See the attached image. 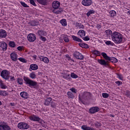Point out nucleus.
<instances>
[{"label": "nucleus", "mask_w": 130, "mask_h": 130, "mask_svg": "<svg viewBox=\"0 0 130 130\" xmlns=\"http://www.w3.org/2000/svg\"><path fill=\"white\" fill-rule=\"evenodd\" d=\"M101 55H102L105 59H98V62L101 66H104L105 68H108L110 67L109 61L113 62V63H116V62L118 61L116 58L114 57H109L105 52H102Z\"/></svg>", "instance_id": "f257e3e1"}, {"label": "nucleus", "mask_w": 130, "mask_h": 130, "mask_svg": "<svg viewBox=\"0 0 130 130\" xmlns=\"http://www.w3.org/2000/svg\"><path fill=\"white\" fill-rule=\"evenodd\" d=\"M112 40L116 44L123 43V36L117 31H114L112 35Z\"/></svg>", "instance_id": "f03ea898"}, {"label": "nucleus", "mask_w": 130, "mask_h": 130, "mask_svg": "<svg viewBox=\"0 0 130 130\" xmlns=\"http://www.w3.org/2000/svg\"><path fill=\"white\" fill-rule=\"evenodd\" d=\"M92 98V93L90 92L84 91L81 92L79 95V101L81 103H85L87 101H89Z\"/></svg>", "instance_id": "7ed1b4c3"}, {"label": "nucleus", "mask_w": 130, "mask_h": 130, "mask_svg": "<svg viewBox=\"0 0 130 130\" xmlns=\"http://www.w3.org/2000/svg\"><path fill=\"white\" fill-rule=\"evenodd\" d=\"M24 83L25 85H28L29 87H34L35 88L37 86V82L30 79L28 77L24 76L23 77Z\"/></svg>", "instance_id": "20e7f679"}, {"label": "nucleus", "mask_w": 130, "mask_h": 130, "mask_svg": "<svg viewBox=\"0 0 130 130\" xmlns=\"http://www.w3.org/2000/svg\"><path fill=\"white\" fill-rule=\"evenodd\" d=\"M17 127L19 129H28V128H30V125L25 122H20L18 123Z\"/></svg>", "instance_id": "39448f33"}, {"label": "nucleus", "mask_w": 130, "mask_h": 130, "mask_svg": "<svg viewBox=\"0 0 130 130\" xmlns=\"http://www.w3.org/2000/svg\"><path fill=\"white\" fill-rule=\"evenodd\" d=\"M1 77L4 79V80H8L10 79V72L7 70L2 71Z\"/></svg>", "instance_id": "423d86ee"}, {"label": "nucleus", "mask_w": 130, "mask_h": 130, "mask_svg": "<svg viewBox=\"0 0 130 130\" xmlns=\"http://www.w3.org/2000/svg\"><path fill=\"white\" fill-rule=\"evenodd\" d=\"M29 119L30 120H32V121H37L39 122V123H42V120L41 118H39V117L35 115H32L30 116H29Z\"/></svg>", "instance_id": "0eeeda50"}, {"label": "nucleus", "mask_w": 130, "mask_h": 130, "mask_svg": "<svg viewBox=\"0 0 130 130\" xmlns=\"http://www.w3.org/2000/svg\"><path fill=\"white\" fill-rule=\"evenodd\" d=\"M73 55L74 57L77 58V59H80V60H83L84 57L82 53H80L78 51H75L74 52Z\"/></svg>", "instance_id": "6e6552de"}, {"label": "nucleus", "mask_w": 130, "mask_h": 130, "mask_svg": "<svg viewBox=\"0 0 130 130\" xmlns=\"http://www.w3.org/2000/svg\"><path fill=\"white\" fill-rule=\"evenodd\" d=\"M7 49L8 44L4 41L0 42V50L1 51H7Z\"/></svg>", "instance_id": "1a4fd4ad"}, {"label": "nucleus", "mask_w": 130, "mask_h": 130, "mask_svg": "<svg viewBox=\"0 0 130 130\" xmlns=\"http://www.w3.org/2000/svg\"><path fill=\"white\" fill-rule=\"evenodd\" d=\"M99 111H100V108L97 106L92 107L89 109V113L91 114H94V113H96Z\"/></svg>", "instance_id": "9d476101"}, {"label": "nucleus", "mask_w": 130, "mask_h": 130, "mask_svg": "<svg viewBox=\"0 0 130 130\" xmlns=\"http://www.w3.org/2000/svg\"><path fill=\"white\" fill-rule=\"evenodd\" d=\"M27 40L29 42H34L36 40V35L34 34H29L27 36Z\"/></svg>", "instance_id": "9b49d317"}, {"label": "nucleus", "mask_w": 130, "mask_h": 130, "mask_svg": "<svg viewBox=\"0 0 130 130\" xmlns=\"http://www.w3.org/2000/svg\"><path fill=\"white\" fill-rule=\"evenodd\" d=\"M10 58L12 61H17L18 60V54L16 52H13L10 54Z\"/></svg>", "instance_id": "f8f14e48"}, {"label": "nucleus", "mask_w": 130, "mask_h": 130, "mask_svg": "<svg viewBox=\"0 0 130 130\" xmlns=\"http://www.w3.org/2000/svg\"><path fill=\"white\" fill-rule=\"evenodd\" d=\"M93 4V1L92 0H83L82 1V4L85 7H89Z\"/></svg>", "instance_id": "ddd939ff"}, {"label": "nucleus", "mask_w": 130, "mask_h": 130, "mask_svg": "<svg viewBox=\"0 0 130 130\" xmlns=\"http://www.w3.org/2000/svg\"><path fill=\"white\" fill-rule=\"evenodd\" d=\"M38 58L41 61H43V62H44L45 63H49V59H48L47 58V57L39 56Z\"/></svg>", "instance_id": "4468645a"}, {"label": "nucleus", "mask_w": 130, "mask_h": 130, "mask_svg": "<svg viewBox=\"0 0 130 130\" xmlns=\"http://www.w3.org/2000/svg\"><path fill=\"white\" fill-rule=\"evenodd\" d=\"M52 8L55 10H57L60 7V3L58 1H54L52 4Z\"/></svg>", "instance_id": "2eb2a0df"}, {"label": "nucleus", "mask_w": 130, "mask_h": 130, "mask_svg": "<svg viewBox=\"0 0 130 130\" xmlns=\"http://www.w3.org/2000/svg\"><path fill=\"white\" fill-rule=\"evenodd\" d=\"M0 130H11V127L8 124H0Z\"/></svg>", "instance_id": "dca6fc26"}, {"label": "nucleus", "mask_w": 130, "mask_h": 130, "mask_svg": "<svg viewBox=\"0 0 130 130\" xmlns=\"http://www.w3.org/2000/svg\"><path fill=\"white\" fill-rule=\"evenodd\" d=\"M20 95L22 98L24 99H28L29 98V93L26 91H22L20 92Z\"/></svg>", "instance_id": "f3484780"}, {"label": "nucleus", "mask_w": 130, "mask_h": 130, "mask_svg": "<svg viewBox=\"0 0 130 130\" xmlns=\"http://www.w3.org/2000/svg\"><path fill=\"white\" fill-rule=\"evenodd\" d=\"M49 0H37V3L42 6H47Z\"/></svg>", "instance_id": "a211bd4d"}, {"label": "nucleus", "mask_w": 130, "mask_h": 130, "mask_svg": "<svg viewBox=\"0 0 130 130\" xmlns=\"http://www.w3.org/2000/svg\"><path fill=\"white\" fill-rule=\"evenodd\" d=\"M66 72L63 73V78L66 80H71V75L68 73H70V71H66Z\"/></svg>", "instance_id": "6ab92c4d"}, {"label": "nucleus", "mask_w": 130, "mask_h": 130, "mask_svg": "<svg viewBox=\"0 0 130 130\" xmlns=\"http://www.w3.org/2000/svg\"><path fill=\"white\" fill-rule=\"evenodd\" d=\"M7 36V31L5 29H0V39L1 38H6Z\"/></svg>", "instance_id": "aec40b11"}, {"label": "nucleus", "mask_w": 130, "mask_h": 130, "mask_svg": "<svg viewBox=\"0 0 130 130\" xmlns=\"http://www.w3.org/2000/svg\"><path fill=\"white\" fill-rule=\"evenodd\" d=\"M37 70H38V65L36 64H31L30 65V68L29 69L30 72H32V71H37Z\"/></svg>", "instance_id": "412c9836"}, {"label": "nucleus", "mask_w": 130, "mask_h": 130, "mask_svg": "<svg viewBox=\"0 0 130 130\" xmlns=\"http://www.w3.org/2000/svg\"><path fill=\"white\" fill-rule=\"evenodd\" d=\"M71 37L74 41H76V42H79L80 43H82L83 42V40H82V39H80L79 37L75 35L71 36Z\"/></svg>", "instance_id": "4be33fe9"}, {"label": "nucleus", "mask_w": 130, "mask_h": 130, "mask_svg": "<svg viewBox=\"0 0 130 130\" xmlns=\"http://www.w3.org/2000/svg\"><path fill=\"white\" fill-rule=\"evenodd\" d=\"M51 101H52V98H47L44 103V105L46 106H49L50 105V103H51Z\"/></svg>", "instance_id": "5701e85b"}, {"label": "nucleus", "mask_w": 130, "mask_h": 130, "mask_svg": "<svg viewBox=\"0 0 130 130\" xmlns=\"http://www.w3.org/2000/svg\"><path fill=\"white\" fill-rule=\"evenodd\" d=\"M78 35H79L81 38H83V37L86 36V32L83 29H80L78 32Z\"/></svg>", "instance_id": "b1692460"}, {"label": "nucleus", "mask_w": 130, "mask_h": 130, "mask_svg": "<svg viewBox=\"0 0 130 130\" xmlns=\"http://www.w3.org/2000/svg\"><path fill=\"white\" fill-rule=\"evenodd\" d=\"M9 95V92L6 90H0V96L2 97H7Z\"/></svg>", "instance_id": "393cba45"}, {"label": "nucleus", "mask_w": 130, "mask_h": 130, "mask_svg": "<svg viewBox=\"0 0 130 130\" xmlns=\"http://www.w3.org/2000/svg\"><path fill=\"white\" fill-rule=\"evenodd\" d=\"M81 129L83 130H95V128L92 127L87 126V125H83L81 126Z\"/></svg>", "instance_id": "a878e982"}, {"label": "nucleus", "mask_w": 130, "mask_h": 130, "mask_svg": "<svg viewBox=\"0 0 130 130\" xmlns=\"http://www.w3.org/2000/svg\"><path fill=\"white\" fill-rule=\"evenodd\" d=\"M78 45H79V46H80V47H82V48L88 49L90 47V46L88 44H87L85 43H79Z\"/></svg>", "instance_id": "bb28decb"}, {"label": "nucleus", "mask_w": 130, "mask_h": 130, "mask_svg": "<svg viewBox=\"0 0 130 130\" xmlns=\"http://www.w3.org/2000/svg\"><path fill=\"white\" fill-rule=\"evenodd\" d=\"M105 34L107 35V37H110V36H111V38H112V34H113V32H112L111 30L108 29L105 31Z\"/></svg>", "instance_id": "cd10ccee"}, {"label": "nucleus", "mask_w": 130, "mask_h": 130, "mask_svg": "<svg viewBox=\"0 0 130 130\" xmlns=\"http://www.w3.org/2000/svg\"><path fill=\"white\" fill-rule=\"evenodd\" d=\"M67 95L69 99H74L75 98V94L72 91L67 92Z\"/></svg>", "instance_id": "c85d7f7f"}, {"label": "nucleus", "mask_w": 130, "mask_h": 130, "mask_svg": "<svg viewBox=\"0 0 130 130\" xmlns=\"http://www.w3.org/2000/svg\"><path fill=\"white\" fill-rule=\"evenodd\" d=\"M60 23L63 26V27H66V26H68V22H67V19H62L60 20Z\"/></svg>", "instance_id": "c756f323"}, {"label": "nucleus", "mask_w": 130, "mask_h": 130, "mask_svg": "<svg viewBox=\"0 0 130 130\" xmlns=\"http://www.w3.org/2000/svg\"><path fill=\"white\" fill-rule=\"evenodd\" d=\"M92 53L93 54V55H95L96 56H100V55H101V53L100 51L96 50H92Z\"/></svg>", "instance_id": "7c9ffc66"}, {"label": "nucleus", "mask_w": 130, "mask_h": 130, "mask_svg": "<svg viewBox=\"0 0 130 130\" xmlns=\"http://www.w3.org/2000/svg\"><path fill=\"white\" fill-rule=\"evenodd\" d=\"M46 32L42 30H39L38 31V34L40 37L45 36Z\"/></svg>", "instance_id": "2f4dec72"}, {"label": "nucleus", "mask_w": 130, "mask_h": 130, "mask_svg": "<svg viewBox=\"0 0 130 130\" xmlns=\"http://www.w3.org/2000/svg\"><path fill=\"white\" fill-rule=\"evenodd\" d=\"M63 39L66 43L70 42V39H69V36L68 35H64L63 36Z\"/></svg>", "instance_id": "473e14b6"}, {"label": "nucleus", "mask_w": 130, "mask_h": 130, "mask_svg": "<svg viewBox=\"0 0 130 130\" xmlns=\"http://www.w3.org/2000/svg\"><path fill=\"white\" fill-rule=\"evenodd\" d=\"M29 77L30 79H32V80H34L36 79V74L34 72H31L29 74Z\"/></svg>", "instance_id": "72a5a7b5"}, {"label": "nucleus", "mask_w": 130, "mask_h": 130, "mask_svg": "<svg viewBox=\"0 0 130 130\" xmlns=\"http://www.w3.org/2000/svg\"><path fill=\"white\" fill-rule=\"evenodd\" d=\"M1 89H3V90H6V89L8 88V86L4 82L0 84Z\"/></svg>", "instance_id": "f704fd0d"}, {"label": "nucleus", "mask_w": 130, "mask_h": 130, "mask_svg": "<svg viewBox=\"0 0 130 130\" xmlns=\"http://www.w3.org/2000/svg\"><path fill=\"white\" fill-rule=\"evenodd\" d=\"M109 14H110V17L113 18L116 16V11L114 10H111L110 11Z\"/></svg>", "instance_id": "c9c22d12"}, {"label": "nucleus", "mask_w": 130, "mask_h": 130, "mask_svg": "<svg viewBox=\"0 0 130 130\" xmlns=\"http://www.w3.org/2000/svg\"><path fill=\"white\" fill-rule=\"evenodd\" d=\"M76 27H78L79 29H84L85 28V26L82 24L81 23H79V22H77L76 24Z\"/></svg>", "instance_id": "e433bc0d"}, {"label": "nucleus", "mask_w": 130, "mask_h": 130, "mask_svg": "<svg viewBox=\"0 0 130 130\" xmlns=\"http://www.w3.org/2000/svg\"><path fill=\"white\" fill-rule=\"evenodd\" d=\"M9 46L12 48H15V47H16V43H15L14 41H10Z\"/></svg>", "instance_id": "4c0bfd02"}, {"label": "nucleus", "mask_w": 130, "mask_h": 130, "mask_svg": "<svg viewBox=\"0 0 130 130\" xmlns=\"http://www.w3.org/2000/svg\"><path fill=\"white\" fill-rule=\"evenodd\" d=\"M93 14H95V11L93 10H90L86 13V16L87 17H90V16H91V15H93Z\"/></svg>", "instance_id": "58836bf2"}, {"label": "nucleus", "mask_w": 130, "mask_h": 130, "mask_svg": "<svg viewBox=\"0 0 130 130\" xmlns=\"http://www.w3.org/2000/svg\"><path fill=\"white\" fill-rule=\"evenodd\" d=\"M29 24L30 26H37V25H38V22L35 20H32L29 22Z\"/></svg>", "instance_id": "ea45409f"}, {"label": "nucleus", "mask_w": 130, "mask_h": 130, "mask_svg": "<svg viewBox=\"0 0 130 130\" xmlns=\"http://www.w3.org/2000/svg\"><path fill=\"white\" fill-rule=\"evenodd\" d=\"M105 44L106 45H110L111 46H114V43L111 42V41H107L105 42Z\"/></svg>", "instance_id": "a19ab883"}, {"label": "nucleus", "mask_w": 130, "mask_h": 130, "mask_svg": "<svg viewBox=\"0 0 130 130\" xmlns=\"http://www.w3.org/2000/svg\"><path fill=\"white\" fill-rule=\"evenodd\" d=\"M70 76L72 79H78L79 78V76L74 73H71Z\"/></svg>", "instance_id": "79ce46f5"}, {"label": "nucleus", "mask_w": 130, "mask_h": 130, "mask_svg": "<svg viewBox=\"0 0 130 130\" xmlns=\"http://www.w3.org/2000/svg\"><path fill=\"white\" fill-rule=\"evenodd\" d=\"M23 79L21 78H17V83L19 84V85H23Z\"/></svg>", "instance_id": "37998d69"}, {"label": "nucleus", "mask_w": 130, "mask_h": 130, "mask_svg": "<svg viewBox=\"0 0 130 130\" xmlns=\"http://www.w3.org/2000/svg\"><path fill=\"white\" fill-rule=\"evenodd\" d=\"M18 59L19 60V61H21V62H23V63H26L27 62L26 59L23 57H19Z\"/></svg>", "instance_id": "c03bdc74"}, {"label": "nucleus", "mask_w": 130, "mask_h": 130, "mask_svg": "<svg viewBox=\"0 0 130 130\" xmlns=\"http://www.w3.org/2000/svg\"><path fill=\"white\" fill-rule=\"evenodd\" d=\"M70 91H71L73 94H76L77 92H78V90L75 87L70 88Z\"/></svg>", "instance_id": "a18cd8bd"}, {"label": "nucleus", "mask_w": 130, "mask_h": 130, "mask_svg": "<svg viewBox=\"0 0 130 130\" xmlns=\"http://www.w3.org/2000/svg\"><path fill=\"white\" fill-rule=\"evenodd\" d=\"M20 4H21V6H22V7H23L24 8H29V6H28V5H27L24 2H21Z\"/></svg>", "instance_id": "49530a36"}, {"label": "nucleus", "mask_w": 130, "mask_h": 130, "mask_svg": "<svg viewBox=\"0 0 130 130\" xmlns=\"http://www.w3.org/2000/svg\"><path fill=\"white\" fill-rule=\"evenodd\" d=\"M36 0H29V3L30 5H32V6H34V7H36L37 5H36V3H35Z\"/></svg>", "instance_id": "de8ad7c7"}, {"label": "nucleus", "mask_w": 130, "mask_h": 130, "mask_svg": "<svg viewBox=\"0 0 130 130\" xmlns=\"http://www.w3.org/2000/svg\"><path fill=\"white\" fill-rule=\"evenodd\" d=\"M53 13H54V14H56V15H58L62 13V10L61 9L60 10H57V11L54 10Z\"/></svg>", "instance_id": "09e8293b"}, {"label": "nucleus", "mask_w": 130, "mask_h": 130, "mask_svg": "<svg viewBox=\"0 0 130 130\" xmlns=\"http://www.w3.org/2000/svg\"><path fill=\"white\" fill-rule=\"evenodd\" d=\"M117 76L120 81H123V76H122V75L120 74H117Z\"/></svg>", "instance_id": "8fccbe9b"}, {"label": "nucleus", "mask_w": 130, "mask_h": 130, "mask_svg": "<svg viewBox=\"0 0 130 130\" xmlns=\"http://www.w3.org/2000/svg\"><path fill=\"white\" fill-rule=\"evenodd\" d=\"M102 95L103 98H108L109 97V94L107 93H103Z\"/></svg>", "instance_id": "3c124183"}, {"label": "nucleus", "mask_w": 130, "mask_h": 130, "mask_svg": "<svg viewBox=\"0 0 130 130\" xmlns=\"http://www.w3.org/2000/svg\"><path fill=\"white\" fill-rule=\"evenodd\" d=\"M125 96L130 98V91L129 90H126L125 93Z\"/></svg>", "instance_id": "603ef678"}, {"label": "nucleus", "mask_w": 130, "mask_h": 130, "mask_svg": "<svg viewBox=\"0 0 130 130\" xmlns=\"http://www.w3.org/2000/svg\"><path fill=\"white\" fill-rule=\"evenodd\" d=\"M40 40L43 41V42H45L46 41V38L45 37H40Z\"/></svg>", "instance_id": "864d4df0"}, {"label": "nucleus", "mask_w": 130, "mask_h": 130, "mask_svg": "<svg viewBox=\"0 0 130 130\" xmlns=\"http://www.w3.org/2000/svg\"><path fill=\"white\" fill-rule=\"evenodd\" d=\"M82 39H83V40L84 41H89V40H90V38L88 36H86L84 38V37H83Z\"/></svg>", "instance_id": "5fc2aeb1"}, {"label": "nucleus", "mask_w": 130, "mask_h": 130, "mask_svg": "<svg viewBox=\"0 0 130 130\" xmlns=\"http://www.w3.org/2000/svg\"><path fill=\"white\" fill-rule=\"evenodd\" d=\"M24 48V46H20L17 47V50H19V51H22L23 50V49Z\"/></svg>", "instance_id": "6e6d98bb"}, {"label": "nucleus", "mask_w": 130, "mask_h": 130, "mask_svg": "<svg viewBox=\"0 0 130 130\" xmlns=\"http://www.w3.org/2000/svg\"><path fill=\"white\" fill-rule=\"evenodd\" d=\"M115 84H116L117 86H120V85H122V82L120 81H117L115 82Z\"/></svg>", "instance_id": "4d7b16f0"}, {"label": "nucleus", "mask_w": 130, "mask_h": 130, "mask_svg": "<svg viewBox=\"0 0 130 130\" xmlns=\"http://www.w3.org/2000/svg\"><path fill=\"white\" fill-rule=\"evenodd\" d=\"M95 125L96 127L97 128L100 127L101 126V123L100 122H97L96 123H95Z\"/></svg>", "instance_id": "13d9d810"}, {"label": "nucleus", "mask_w": 130, "mask_h": 130, "mask_svg": "<svg viewBox=\"0 0 130 130\" xmlns=\"http://www.w3.org/2000/svg\"><path fill=\"white\" fill-rule=\"evenodd\" d=\"M50 105L52 107L54 108V107H55V103H54V102L51 101V103H50Z\"/></svg>", "instance_id": "bf43d9fd"}, {"label": "nucleus", "mask_w": 130, "mask_h": 130, "mask_svg": "<svg viewBox=\"0 0 130 130\" xmlns=\"http://www.w3.org/2000/svg\"><path fill=\"white\" fill-rule=\"evenodd\" d=\"M10 80H11V81H15V77H11Z\"/></svg>", "instance_id": "052dcab7"}, {"label": "nucleus", "mask_w": 130, "mask_h": 130, "mask_svg": "<svg viewBox=\"0 0 130 130\" xmlns=\"http://www.w3.org/2000/svg\"><path fill=\"white\" fill-rule=\"evenodd\" d=\"M2 72H3V69H2V68H0V76H1Z\"/></svg>", "instance_id": "680f3d73"}, {"label": "nucleus", "mask_w": 130, "mask_h": 130, "mask_svg": "<svg viewBox=\"0 0 130 130\" xmlns=\"http://www.w3.org/2000/svg\"><path fill=\"white\" fill-rule=\"evenodd\" d=\"M4 81L0 79V85Z\"/></svg>", "instance_id": "e2e57ef3"}, {"label": "nucleus", "mask_w": 130, "mask_h": 130, "mask_svg": "<svg viewBox=\"0 0 130 130\" xmlns=\"http://www.w3.org/2000/svg\"><path fill=\"white\" fill-rule=\"evenodd\" d=\"M3 105V103L0 101V106H2Z\"/></svg>", "instance_id": "0e129e2a"}, {"label": "nucleus", "mask_w": 130, "mask_h": 130, "mask_svg": "<svg viewBox=\"0 0 130 130\" xmlns=\"http://www.w3.org/2000/svg\"><path fill=\"white\" fill-rule=\"evenodd\" d=\"M11 105L12 106H14V103H11Z\"/></svg>", "instance_id": "69168bd1"}, {"label": "nucleus", "mask_w": 130, "mask_h": 130, "mask_svg": "<svg viewBox=\"0 0 130 130\" xmlns=\"http://www.w3.org/2000/svg\"><path fill=\"white\" fill-rule=\"evenodd\" d=\"M127 14H128L129 15H130V10L127 11Z\"/></svg>", "instance_id": "338daca9"}, {"label": "nucleus", "mask_w": 130, "mask_h": 130, "mask_svg": "<svg viewBox=\"0 0 130 130\" xmlns=\"http://www.w3.org/2000/svg\"><path fill=\"white\" fill-rule=\"evenodd\" d=\"M71 59V57H68V60H70Z\"/></svg>", "instance_id": "774afa93"}]
</instances>
